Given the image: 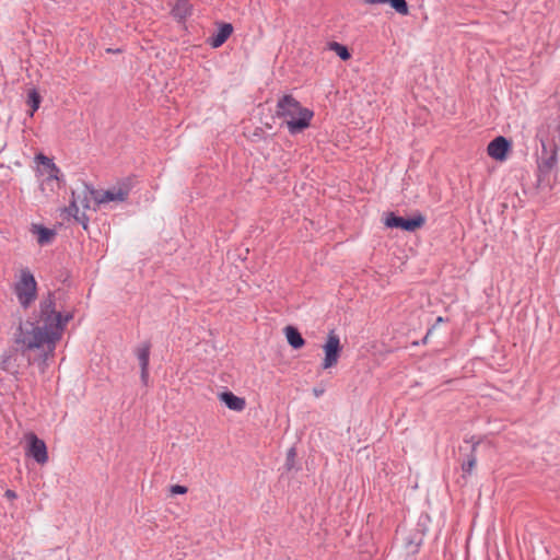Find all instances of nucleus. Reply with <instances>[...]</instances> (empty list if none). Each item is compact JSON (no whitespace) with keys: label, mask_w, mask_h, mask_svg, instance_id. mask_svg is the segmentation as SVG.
Segmentation results:
<instances>
[{"label":"nucleus","mask_w":560,"mask_h":560,"mask_svg":"<svg viewBox=\"0 0 560 560\" xmlns=\"http://www.w3.org/2000/svg\"><path fill=\"white\" fill-rule=\"evenodd\" d=\"M70 313L62 314L55 307L51 293L40 301L38 312L34 317L21 322L15 332V343L23 353L38 351L43 361L54 355L57 342L61 339Z\"/></svg>","instance_id":"obj_1"},{"label":"nucleus","mask_w":560,"mask_h":560,"mask_svg":"<svg viewBox=\"0 0 560 560\" xmlns=\"http://www.w3.org/2000/svg\"><path fill=\"white\" fill-rule=\"evenodd\" d=\"M276 115L283 119V124L291 135H296L310 127L314 112L303 107L296 98L287 94L278 100Z\"/></svg>","instance_id":"obj_2"},{"label":"nucleus","mask_w":560,"mask_h":560,"mask_svg":"<svg viewBox=\"0 0 560 560\" xmlns=\"http://www.w3.org/2000/svg\"><path fill=\"white\" fill-rule=\"evenodd\" d=\"M37 167L35 175L38 182V188L45 197L55 195L61 187L62 173L52 159L43 153L35 155Z\"/></svg>","instance_id":"obj_3"},{"label":"nucleus","mask_w":560,"mask_h":560,"mask_svg":"<svg viewBox=\"0 0 560 560\" xmlns=\"http://www.w3.org/2000/svg\"><path fill=\"white\" fill-rule=\"evenodd\" d=\"M14 294L20 305L26 310L37 298V282L28 268L20 272V277L13 287Z\"/></svg>","instance_id":"obj_4"},{"label":"nucleus","mask_w":560,"mask_h":560,"mask_svg":"<svg viewBox=\"0 0 560 560\" xmlns=\"http://www.w3.org/2000/svg\"><path fill=\"white\" fill-rule=\"evenodd\" d=\"M84 192L89 194L98 205L110 201L122 202L129 196L130 185L128 183H122L103 192L97 191L90 186H85Z\"/></svg>","instance_id":"obj_5"},{"label":"nucleus","mask_w":560,"mask_h":560,"mask_svg":"<svg viewBox=\"0 0 560 560\" xmlns=\"http://www.w3.org/2000/svg\"><path fill=\"white\" fill-rule=\"evenodd\" d=\"M425 223V218L421 213H417L412 218H402L389 212L384 220V224L390 229H401L407 232H415L422 228Z\"/></svg>","instance_id":"obj_6"},{"label":"nucleus","mask_w":560,"mask_h":560,"mask_svg":"<svg viewBox=\"0 0 560 560\" xmlns=\"http://www.w3.org/2000/svg\"><path fill=\"white\" fill-rule=\"evenodd\" d=\"M323 350L325 357L322 362V369L328 370L337 365L342 348L339 337L334 331L328 334L327 340L323 346Z\"/></svg>","instance_id":"obj_7"},{"label":"nucleus","mask_w":560,"mask_h":560,"mask_svg":"<svg viewBox=\"0 0 560 560\" xmlns=\"http://www.w3.org/2000/svg\"><path fill=\"white\" fill-rule=\"evenodd\" d=\"M540 142L542 151L538 159V168L541 174L548 175L558 163V148L556 143L548 144L544 139Z\"/></svg>","instance_id":"obj_8"},{"label":"nucleus","mask_w":560,"mask_h":560,"mask_svg":"<svg viewBox=\"0 0 560 560\" xmlns=\"http://www.w3.org/2000/svg\"><path fill=\"white\" fill-rule=\"evenodd\" d=\"M27 450L26 455L32 457L36 463L44 465L48 460L47 446L43 440L34 433L26 435Z\"/></svg>","instance_id":"obj_9"},{"label":"nucleus","mask_w":560,"mask_h":560,"mask_svg":"<svg viewBox=\"0 0 560 560\" xmlns=\"http://www.w3.org/2000/svg\"><path fill=\"white\" fill-rule=\"evenodd\" d=\"M511 144L509 140L502 136L494 138L487 148V153L490 158L497 161H504Z\"/></svg>","instance_id":"obj_10"},{"label":"nucleus","mask_w":560,"mask_h":560,"mask_svg":"<svg viewBox=\"0 0 560 560\" xmlns=\"http://www.w3.org/2000/svg\"><path fill=\"white\" fill-rule=\"evenodd\" d=\"M85 195H88V194L85 192ZM79 203L81 205V207L83 209H89L90 208L89 199H88L86 196H84L83 199H80V197H75V195L73 192L72 194V201H71L68 210H69V213L72 214L78 222L82 223L84 229H86L89 220H88V218H86L84 212H82L80 214V206H79Z\"/></svg>","instance_id":"obj_11"},{"label":"nucleus","mask_w":560,"mask_h":560,"mask_svg":"<svg viewBox=\"0 0 560 560\" xmlns=\"http://www.w3.org/2000/svg\"><path fill=\"white\" fill-rule=\"evenodd\" d=\"M232 32H233L232 24H230V23L221 24L220 27L218 28V31L209 37V39H208L209 45L212 48L221 47L226 42V39L231 36Z\"/></svg>","instance_id":"obj_12"},{"label":"nucleus","mask_w":560,"mask_h":560,"mask_svg":"<svg viewBox=\"0 0 560 560\" xmlns=\"http://www.w3.org/2000/svg\"><path fill=\"white\" fill-rule=\"evenodd\" d=\"M220 399L229 409L234 411H242L246 406L244 398L237 397L229 390L221 393Z\"/></svg>","instance_id":"obj_13"},{"label":"nucleus","mask_w":560,"mask_h":560,"mask_svg":"<svg viewBox=\"0 0 560 560\" xmlns=\"http://www.w3.org/2000/svg\"><path fill=\"white\" fill-rule=\"evenodd\" d=\"M366 4H389L397 13L407 15L409 13L406 0H364Z\"/></svg>","instance_id":"obj_14"},{"label":"nucleus","mask_w":560,"mask_h":560,"mask_svg":"<svg viewBox=\"0 0 560 560\" xmlns=\"http://www.w3.org/2000/svg\"><path fill=\"white\" fill-rule=\"evenodd\" d=\"M32 232L37 235V243L40 246L49 244L56 235L54 230L37 224L32 226Z\"/></svg>","instance_id":"obj_15"},{"label":"nucleus","mask_w":560,"mask_h":560,"mask_svg":"<svg viewBox=\"0 0 560 560\" xmlns=\"http://www.w3.org/2000/svg\"><path fill=\"white\" fill-rule=\"evenodd\" d=\"M172 14L179 20H185L191 14V4L188 0H177L172 9Z\"/></svg>","instance_id":"obj_16"},{"label":"nucleus","mask_w":560,"mask_h":560,"mask_svg":"<svg viewBox=\"0 0 560 560\" xmlns=\"http://www.w3.org/2000/svg\"><path fill=\"white\" fill-rule=\"evenodd\" d=\"M285 336H287V340H288L289 345L293 349H300L304 346L305 341H304L302 335L300 334V331L295 327H292V326L285 327Z\"/></svg>","instance_id":"obj_17"},{"label":"nucleus","mask_w":560,"mask_h":560,"mask_svg":"<svg viewBox=\"0 0 560 560\" xmlns=\"http://www.w3.org/2000/svg\"><path fill=\"white\" fill-rule=\"evenodd\" d=\"M150 350L151 345L150 342L145 341L138 346L136 350L137 358L139 360L140 369L144 370L145 368H149V361H150Z\"/></svg>","instance_id":"obj_18"},{"label":"nucleus","mask_w":560,"mask_h":560,"mask_svg":"<svg viewBox=\"0 0 560 560\" xmlns=\"http://www.w3.org/2000/svg\"><path fill=\"white\" fill-rule=\"evenodd\" d=\"M27 104L31 106V109H32L30 115L33 116L34 113L38 109L39 104H40V95L38 94V92L35 89H33L28 92Z\"/></svg>","instance_id":"obj_19"},{"label":"nucleus","mask_w":560,"mask_h":560,"mask_svg":"<svg viewBox=\"0 0 560 560\" xmlns=\"http://www.w3.org/2000/svg\"><path fill=\"white\" fill-rule=\"evenodd\" d=\"M0 368L3 371H10L12 368V352L11 351H4L0 355Z\"/></svg>","instance_id":"obj_20"},{"label":"nucleus","mask_w":560,"mask_h":560,"mask_svg":"<svg viewBox=\"0 0 560 560\" xmlns=\"http://www.w3.org/2000/svg\"><path fill=\"white\" fill-rule=\"evenodd\" d=\"M331 49L336 51V54L342 59L348 60L350 58V52L348 48L339 43H332Z\"/></svg>","instance_id":"obj_21"},{"label":"nucleus","mask_w":560,"mask_h":560,"mask_svg":"<svg viewBox=\"0 0 560 560\" xmlns=\"http://www.w3.org/2000/svg\"><path fill=\"white\" fill-rule=\"evenodd\" d=\"M476 463H477V458L474 454H470L467 458V460H465L463 464H462V469L464 472L466 474H470L474 469V467L476 466Z\"/></svg>","instance_id":"obj_22"},{"label":"nucleus","mask_w":560,"mask_h":560,"mask_svg":"<svg viewBox=\"0 0 560 560\" xmlns=\"http://www.w3.org/2000/svg\"><path fill=\"white\" fill-rule=\"evenodd\" d=\"M295 455H296L295 448L291 447L288 451V454H287L285 466H287L288 469H291L293 467Z\"/></svg>","instance_id":"obj_23"},{"label":"nucleus","mask_w":560,"mask_h":560,"mask_svg":"<svg viewBox=\"0 0 560 560\" xmlns=\"http://www.w3.org/2000/svg\"><path fill=\"white\" fill-rule=\"evenodd\" d=\"M188 491L187 487L180 485H174L171 487L173 494H185Z\"/></svg>","instance_id":"obj_24"},{"label":"nucleus","mask_w":560,"mask_h":560,"mask_svg":"<svg viewBox=\"0 0 560 560\" xmlns=\"http://www.w3.org/2000/svg\"><path fill=\"white\" fill-rule=\"evenodd\" d=\"M552 138H553V141L556 140V138H558V142L560 143V120L557 122V125L552 131Z\"/></svg>","instance_id":"obj_25"},{"label":"nucleus","mask_w":560,"mask_h":560,"mask_svg":"<svg viewBox=\"0 0 560 560\" xmlns=\"http://www.w3.org/2000/svg\"><path fill=\"white\" fill-rule=\"evenodd\" d=\"M141 381L144 385L148 384L149 381V368H145L144 370H141Z\"/></svg>","instance_id":"obj_26"},{"label":"nucleus","mask_w":560,"mask_h":560,"mask_svg":"<svg viewBox=\"0 0 560 560\" xmlns=\"http://www.w3.org/2000/svg\"><path fill=\"white\" fill-rule=\"evenodd\" d=\"M4 497L9 500H14L18 498V494L15 491L11 490V489H8L5 492H4Z\"/></svg>","instance_id":"obj_27"},{"label":"nucleus","mask_w":560,"mask_h":560,"mask_svg":"<svg viewBox=\"0 0 560 560\" xmlns=\"http://www.w3.org/2000/svg\"><path fill=\"white\" fill-rule=\"evenodd\" d=\"M322 393H323V390H319V389H316V388L314 389V394H315L316 397L320 396Z\"/></svg>","instance_id":"obj_28"},{"label":"nucleus","mask_w":560,"mask_h":560,"mask_svg":"<svg viewBox=\"0 0 560 560\" xmlns=\"http://www.w3.org/2000/svg\"><path fill=\"white\" fill-rule=\"evenodd\" d=\"M443 322V318L442 317H438L436 318V323H442Z\"/></svg>","instance_id":"obj_29"}]
</instances>
